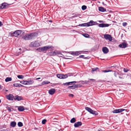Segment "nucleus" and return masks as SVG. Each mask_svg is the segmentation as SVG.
I'll return each mask as SVG.
<instances>
[{"mask_svg":"<svg viewBox=\"0 0 131 131\" xmlns=\"http://www.w3.org/2000/svg\"><path fill=\"white\" fill-rule=\"evenodd\" d=\"M6 98L9 100L13 101L14 99L13 95L12 94H9L6 96Z\"/></svg>","mask_w":131,"mask_h":131,"instance_id":"12","label":"nucleus"},{"mask_svg":"<svg viewBox=\"0 0 131 131\" xmlns=\"http://www.w3.org/2000/svg\"><path fill=\"white\" fill-rule=\"evenodd\" d=\"M84 37L86 38H89V35L88 34H85L84 35Z\"/></svg>","mask_w":131,"mask_h":131,"instance_id":"38","label":"nucleus"},{"mask_svg":"<svg viewBox=\"0 0 131 131\" xmlns=\"http://www.w3.org/2000/svg\"><path fill=\"white\" fill-rule=\"evenodd\" d=\"M98 69L99 68H92V72L93 73L94 72L96 71L97 70H98Z\"/></svg>","mask_w":131,"mask_h":131,"instance_id":"31","label":"nucleus"},{"mask_svg":"<svg viewBox=\"0 0 131 131\" xmlns=\"http://www.w3.org/2000/svg\"><path fill=\"white\" fill-rule=\"evenodd\" d=\"M19 84L17 83H15L13 84L14 86L16 87H18Z\"/></svg>","mask_w":131,"mask_h":131,"instance_id":"36","label":"nucleus"},{"mask_svg":"<svg viewBox=\"0 0 131 131\" xmlns=\"http://www.w3.org/2000/svg\"><path fill=\"white\" fill-rule=\"evenodd\" d=\"M26 81H20V83L22 84L26 85Z\"/></svg>","mask_w":131,"mask_h":131,"instance_id":"34","label":"nucleus"},{"mask_svg":"<svg viewBox=\"0 0 131 131\" xmlns=\"http://www.w3.org/2000/svg\"><path fill=\"white\" fill-rule=\"evenodd\" d=\"M46 122V119H43V120L42 122V124H45Z\"/></svg>","mask_w":131,"mask_h":131,"instance_id":"39","label":"nucleus"},{"mask_svg":"<svg viewBox=\"0 0 131 131\" xmlns=\"http://www.w3.org/2000/svg\"><path fill=\"white\" fill-rule=\"evenodd\" d=\"M40 79H41V78H36V80H38Z\"/></svg>","mask_w":131,"mask_h":131,"instance_id":"51","label":"nucleus"},{"mask_svg":"<svg viewBox=\"0 0 131 131\" xmlns=\"http://www.w3.org/2000/svg\"><path fill=\"white\" fill-rule=\"evenodd\" d=\"M128 44L124 42H122L118 45V47L120 48H125L127 47Z\"/></svg>","mask_w":131,"mask_h":131,"instance_id":"9","label":"nucleus"},{"mask_svg":"<svg viewBox=\"0 0 131 131\" xmlns=\"http://www.w3.org/2000/svg\"><path fill=\"white\" fill-rule=\"evenodd\" d=\"M127 25V23L126 22H124L123 24V25L124 26H126Z\"/></svg>","mask_w":131,"mask_h":131,"instance_id":"40","label":"nucleus"},{"mask_svg":"<svg viewBox=\"0 0 131 131\" xmlns=\"http://www.w3.org/2000/svg\"><path fill=\"white\" fill-rule=\"evenodd\" d=\"M95 80L93 79H89V81H95Z\"/></svg>","mask_w":131,"mask_h":131,"instance_id":"48","label":"nucleus"},{"mask_svg":"<svg viewBox=\"0 0 131 131\" xmlns=\"http://www.w3.org/2000/svg\"><path fill=\"white\" fill-rule=\"evenodd\" d=\"M1 100H0V103H1Z\"/></svg>","mask_w":131,"mask_h":131,"instance_id":"55","label":"nucleus"},{"mask_svg":"<svg viewBox=\"0 0 131 131\" xmlns=\"http://www.w3.org/2000/svg\"><path fill=\"white\" fill-rule=\"evenodd\" d=\"M85 108L86 110L92 114L95 115L98 114V113L97 112L91 109L88 107H85Z\"/></svg>","mask_w":131,"mask_h":131,"instance_id":"7","label":"nucleus"},{"mask_svg":"<svg viewBox=\"0 0 131 131\" xmlns=\"http://www.w3.org/2000/svg\"><path fill=\"white\" fill-rule=\"evenodd\" d=\"M104 37L106 40H108L110 41H111L112 40V37L109 34H106L104 35Z\"/></svg>","mask_w":131,"mask_h":131,"instance_id":"8","label":"nucleus"},{"mask_svg":"<svg viewBox=\"0 0 131 131\" xmlns=\"http://www.w3.org/2000/svg\"><path fill=\"white\" fill-rule=\"evenodd\" d=\"M69 96L71 97H73L74 96V95L72 94H70L69 95Z\"/></svg>","mask_w":131,"mask_h":131,"instance_id":"45","label":"nucleus"},{"mask_svg":"<svg viewBox=\"0 0 131 131\" xmlns=\"http://www.w3.org/2000/svg\"><path fill=\"white\" fill-rule=\"evenodd\" d=\"M128 70H127L126 69H125L124 68V72H128Z\"/></svg>","mask_w":131,"mask_h":131,"instance_id":"47","label":"nucleus"},{"mask_svg":"<svg viewBox=\"0 0 131 131\" xmlns=\"http://www.w3.org/2000/svg\"><path fill=\"white\" fill-rule=\"evenodd\" d=\"M99 10L102 12H104L106 11V9L102 7H100L99 8Z\"/></svg>","mask_w":131,"mask_h":131,"instance_id":"22","label":"nucleus"},{"mask_svg":"<svg viewBox=\"0 0 131 131\" xmlns=\"http://www.w3.org/2000/svg\"><path fill=\"white\" fill-rule=\"evenodd\" d=\"M16 125V123L14 121L10 123V126L13 127H15Z\"/></svg>","mask_w":131,"mask_h":131,"instance_id":"20","label":"nucleus"},{"mask_svg":"<svg viewBox=\"0 0 131 131\" xmlns=\"http://www.w3.org/2000/svg\"><path fill=\"white\" fill-rule=\"evenodd\" d=\"M7 109L9 112H10L11 111V109L9 107H8L7 108Z\"/></svg>","mask_w":131,"mask_h":131,"instance_id":"43","label":"nucleus"},{"mask_svg":"<svg viewBox=\"0 0 131 131\" xmlns=\"http://www.w3.org/2000/svg\"><path fill=\"white\" fill-rule=\"evenodd\" d=\"M86 6L85 5H83L82 7V9L83 10H84L86 9Z\"/></svg>","mask_w":131,"mask_h":131,"instance_id":"37","label":"nucleus"},{"mask_svg":"<svg viewBox=\"0 0 131 131\" xmlns=\"http://www.w3.org/2000/svg\"><path fill=\"white\" fill-rule=\"evenodd\" d=\"M14 99L15 100H17L18 101H19L20 100H23V99L22 97L17 95L16 96L14 97Z\"/></svg>","mask_w":131,"mask_h":131,"instance_id":"14","label":"nucleus"},{"mask_svg":"<svg viewBox=\"0 0 131 131\" xmlns=\"http://www.w3.org/2000/svg\"><path fill=\"white\" fill-rule=\"evenodd\" d=\"M119 78L121 79H123V78L122 77H119Z\"/></svg>","mask_w":131,"mask_h":131,"instance_id":"53","label":"nucleus"},{"mask_svg":"<svg viewBox=\"0 0 131 131\" xmlns=\"http://www.w3.org/2000/svg\"><path fill=\"white\" fill-rule=\"evenodd\" d=\"M18 110L20 111H23L25 110L24 107L23 106H18Z\"/></svg>","mask_w":131,"mask_h":131,"instance_id":"19","label":"nucleus"},{"mask_svg":"<svg viewBox=\"0 0 131 131\" xmlns=\"http://www.w3.org/2000/svg\"><path fill=\"white\" fill-rule=\"evenodd\" d=\"M18 125L19 127H21L23 126V124L22 123L19 122L18 123Z\"/></svg>","mask_w":131,"mask_h":131,"instance_id":"29","label":"nucleus"},{"mask_svg":"<svg viewBox=\"0 0 131 131\" xmlns=\"http://www.w3.org/2000/svg\"><path fill=\"white\" fill-rule=\"evenodd\" d=\"M56 55L57 54H61V55H63L62 54H61V53L60 51H56Z\"/></svg>","mask_w":131,"mask_h":131,"instance_id":"33","label":"nucleus"},{"mask_svg":"<svg viewBox=\"0 0 131 131\" xmlns=\"http://www.w3.org/2000/svg\"><path fill=\"white\" fill-rule=\"evenodd\" d=\"M49 54L51 56H55L56 55V51L52 52L49 53Z\"/></svg>","mask_w":131,"mask_h":131,"instance_id":"24","label":"nucleus"},{"mask_svg":"<svg viewBox=\"0 0 131 131\" xmlns=\"http://www.w3.org/2000/svg\"><path fill=\"white\" fill-rule=\"evenodd\" d=\"M1 131H5H5H3V130H1Z\"/></svg>","mask_w":131,"mask_h":131,"instance_id":"57","label":"nucleus"},{"mask_svg":"<svg viewBox=\"0 0 131 131\" xmlns=\"http://www.w3.org/2000/svg\"><path fill=\"white\" fill-rule=\"evenodd\" d=\"M85 108L86 110L92 114L95 115L98 114V113L97 112L91 109L88 107H85Z\"/></svg>","mask_w":131,"mask_h":131,"instance_id":"6","label":"nucleus"},{"mask_svg":"<svg viewBox=\"0 0 131 131\" xmlns=\"http://www.w3.org/2000/svg\"><path fill=\"white\" fill-rule=\"evenodd\" d=\"M82 51H76L70 52L71 54L73 55L78 56L81 54Z\"/></svg>","mask_w":131,"mask_h":131,"instance_id":"10","label":"nucleus"},{"mask_svg":"<svg viewBox=\"0 0 131 131\" xmlns=\"http://www.w3.org/2000/svg\"><path fill=\"white\" fill-rule=\"evenodd\" d=\"M34 83L33 80L26 81V85H30Z\"/></svg>","mask_w":131,"mask_h":131,"instance_id":"18","label":"nucleus"},{"mask_svg":"<svg viewBox=\"0 0 131 131\" xmlns=\"http://www.w3.org/2000/svg\"><path fill=\"white\" fill-rule=\"evenodd\" d=\"M82 125V123L81 122H78L75 123H74V126L75 127H78Z\"/></svg>","mask_w":131,"mask_h":131,"instance_id":"15","label":"nucleus"},{"mask_svg":"<svg viewBox=\"0 0 131 131\" xmlns=\"http://www.w3.org/2000/svg\"><path fill=\"white\" fill-rule=\"evenodd\" d=\"M56 91V90L54 89H52L49 90L48 92L50 95H53L54 94Z\"/></svg>","mask_w":131,"mask_h":131,"instance_id":"16","label":"nucleus"},{"mask_svg":"<svg viewBox=\"0 0 131 131\" xmlns=\"http://www.w3.org/2000/svg\"><path fill=\"white\" fill-rule=\"evenodd\" d=\"M21 50V48H19V50Z\"/></svg>","mask_w":131,"mask_h":131,"instance_id":"54","label":"nucleus"},{"mask_svg":"<svg viewBox=\"0 0 131 131\" xmlns=\"http://www.w3.org/2000/svg\"><path fill=\"white\" fill-rule=\"evenodd\" d=\"M3 6L2 5V4L0 6V10L3 9Z\"/></svg>","mask_w":131,"mask_h":131,"instance_id":"42","label":"nucleus"},{"mask_svg":"<svg viewBox=\"0 0 131 131\" xmlns=\"http://www.w3.org/2000/svg\"><path fill=\"white\" fill-rule=\"evenodd\" d=\"M37 32H34L27 34L22 37V38L26 40H29L35 39L38 36Z\"/></svg>","mask_w":131,"mask_h":131,"instance_id":"2","label":"nucleus"},{"mask_svg":"<svg viewBox=\"0 0 131 131\" xmlns=\"http://www.w3.org/2000/svg\"><path fill=\"white\" fill-rule=\"evenodd\" d=\"M76 121V120L75 118H72L70 120V122L72 123H74Z\"/></svg>","mask_w":131,"mask_h":131,"instance_id":"30","label":"nucleus"},{"mask_svg":"<svg viewBox=\"0 0 131 131\" xmlns=\"http://www.w3.org/2000/svg\"><path fill=\"white\" fill-rule=\"evenodd\" d=\"M129 42L131 43V41Z\"/></svg>","mask_w":131,"mask_h":131,"instance_id":"56","label":"nucleus"},{"mask_svg":"<svg viewBox=\"0 0 131 131\" xmlns=\"http://www.w3.org/2000/svg\"><path fill=\"white\" fill-rule=\"evenodd\" d=\"M99 22L100 23H103V21H102L100 20L99 21Z\"/></svg>","mask_w":131,"mask_h":131,"instance_id":"52","label":"nucleus"},{"mask_svg":"<svg viewBox=\"0 0 131 131\" xmlns=\"http://www.w3.org/2000/svg\"><path fill=\"white\" fill-rule=\"evenodd\" d=\"M118 74V73L115 72L114 73V75L115 77H117V75Z\"/></svg>","mask_w":131,"mask_h":131,"instance_id":"41","label":"nucleus"},{"mask_svg":"<svg viewBox=\"0 0 131 131\" xmlns=\"http://www.w3.org/2000/svg\"><path fill=\"white\" fill-rule=\"evenodd\" d=\"M76 82L75 81H72L71 82H66L64 84V85H71L73 83H76Z\"/></svg>","mask_w":131,"mask_h":131,"instance_id":"23","label":"nucleus"},{"mask_svg":"<svg viewBox=\"0 0 131 131\" xmlns=\"http://www.w3.org/2000/svg\"><path fill=\"white\" fill-rule=\"evenodd\" d=\"M43 51H46L50 48L51 49H54V47L50 46H46L43 47Z\"/></svg>","mask_w":131,"mask_h":131,"instance_id":"13","label":"nucleus"},{"mask_svg":"<svg viewBox=\"0 0 131 131\" xmlns=\"http://www.w3.org/2000/svg\"><path fill=\"white\" fill-rule=\"evenodd\" d=\"M5 131H6V130H5Z\"/></svg>","mask_w":131,"mask_h":131,"instance_id":"59","label":"nucleus"},{"mask_svg":"<svg viewBox=\"0 0 131 131\" xmlns=\"http://www.w3.org/2000/svg\"><path fill=\"white\" fill-rule=\"evenodd\" d=\"M17 77L19 79H23L24 78V76L22 75H19L17 76Z\"/></svg>","mask_w":131,"mask_h":131,"instance_id":"32","label":"nucleus"},{"mask_svg":"<svg viewBox=\"0 0 131 131\" xmlns=\"http://www.w3.org/2000/svg\"><path fill=\"white\" fill-rule=\"evenodd\" d=\"M2 4V5L3 6V9L6 8L7 6L9 5L8 4L5 3H3Z\"/></svg>","mask_w":131,"mask_h":131,"instance_id":"27","label":"nucleus"},{"mask_svg":"<svg viewBox=\"0 0 131 131\" xmlns=\"http://www.w3.org/2000/svg\"><path fill=\"white\" fill-rule=\"evenodd\" d=\"M50 83V82L47 81H43L42 83V85H44L45 84H48Z\"/></svg>","mask_w":131,"mask_h":131,"instance_id":"25","label":"nucleus"},{"mask_svg":"<svg viewBox=\"0 0 131 131\" xmlns=\"http://www.w3.org/2000/svg\"><path fill=\"white\" fill-rule=\"evenodd\" d=\"M24 86L23 85L21 84H19L18 87H24Z\"/></svg>","mask_w":131,"mask_h":131,"instance_id":"49","label":"nucleus"},{"mask_svg":"<svg viewBox=\"0 0 131 131\" xmlns=\"http://www.w3.org/2000/svg\"><path fill=\"white\" fill-rule=\"evenodd\" d=\"M22 31L20 30H18L15 31L13 32H10L9 33L12 36L16 37H18L20 36Z\"/></svg>","mask_w":131,"mask_h":131,"instance_id":"5","label":"nucleus"},{"mask_svg":"<svg viewBox=\"0 0 131 131\" xmlns=\"http://www.w3.org/2000/svg\"><path fill=\"white\" fill-rule=\"evenodd\" d=\"M12 80V78H11L8 77L6 78L5 79V81L6 82H8L11 81Z\"/></svg>","mask_w":131,"mask_h":131,"instance_id":"26","label":"nucleus"},{"mask_svg":"<svg viewBox=\"0 0 131 131\" xmlns=\"http://www.w3.org/2000/svg\"><path fill=\"white\" fill-rule=\"evenodd\" d=\"M98 24V26L100 27H107L109 26V25L107 24H98L96 22H94L92 20H90V22L81 24H79L78 26H79L88 27L93 25Z\"/></svg>","mask_w":131,"mask_h":131,"instance_id":"1","label":"nucleus"},{"mask_svg":"<svg viewBox=\"0 0 131 131\" xmlns=\"http://www.w3.org/2000/svg\"><path fill=\"white\" fill-rule=\"evenodd\" d=\"M102 51L104 53L106 54L108 52L109 50L107 47H105L103 48Z\"/></svg>","mask_w":131,"mask_h":131,"instance_id":"17","label":"nucleus"},{"mask_svg":"<svg viewBox=\"0 0 131 131\" xmlns=\"http://www.w3.org/2000/svg\"><path fill=\"white\" fill-rule=\"evenodd\" d=\"M72 73H69L67 74L64 75L62 74H58L57 75V77L60 79H64L68 78V77L72 76Z\"/></svg>","mask_w":131,"mask_h":131,"instance_id":"4","label":"nucleus"},{"mask_svg":"<svg viewBox=\"0 0 131 131\" xmlns=\"http://www.w3.org/2000/svg\"><path fill=\"white\" fill-rule=\"evenodd\" d=\"M84 56L83 55H81L79 56V57L80 58H84Z\"/></svg>","mask_w":131,"mask_h":131,"instance_id":"46","label":"nucleus"},{"mask_svg":"<svg viewBox=\"0 0 131 131\" xmlns=\"http://www.w3.org/2000/svg\"><path fill=\"white\" fill-rule=\"evenodd\" d=\"M81 82L82 83H83V82H89V80L88 81H87L86 80H85L84 81H81Z\"/></svg>","mask_w":131,"mask_h":131,"instance_id":"44","label":"nucleus"},{"mask_svg":"<svg viewBox=\"0 0 131 131\" xmlns=\"http://www.w3.org/2000/svg\"><path fill=\"white\" fill-rule=\"evenodd\" d=\"M37 50H38L39 51H43V47H40L37 49Z\"/></svg>","mask_w":131,"mask_h":131,"instance_id":"28","label":"nucleus"},{"mask_svg":"<svg viewBox=\"0 0 131 131\" xmlns=\"http://www.w3.org/2000/svg\"><path fill=\"white\" fill-rule=\"evenodd\" d=\"M112 71V70H104L102 71V72H105V73L108 72H111V71Z\"/></svg>","mask_w":131,"mask_h":131,"instance_id":"35","label":"nucleus"},{"mask_svg":"<svg viewBox=\"0 0 131 131\" xmlns=\"http://www.w3.org/2000/svg\"><path fill=\"white\" fill-rule=\"evenodd\" d=\"M42 80H40V81H42Z\"/></svg>","mask_w":131,"mask_h":131,"instance_id":"58","label":"nucleus"},{"mask_svg":"<svg viewBox=\"0 0 131 131\" xmlns=\"http://www.w3.org/2000/svg\"><path fill=\"white\" fill-rule=\"evenodd\" d=\"M2 25V22L0 21V26Z\"/></svg>","mask_w":131,"mask_h":131,"instance_id":"50","label":"nucleus"},{"mask_svg":"<svg viewBox=\"0 0 131 131\" xmlns=\"http://www.w3.org/2000/svg\"><path fill=\"white\" fill-rule=\"evenodd\" d=\"M78 85L77 84H75L73 85L69 86L68 87V88H70L72 89H75L76 88H77Z\"/></svg>","mask_w":131,"mask_h":131,"instance_id":"21","label":"nucleus"},{"mask_svg":"<svg viewBox=\"0 0 131 131\" xmlns=\"http://www.w3.org/2000/svg\"><path fill=\"white\" fill-rule=\"evenodd\" d=\"M125 110V109H116L113 111V113H119Z\"/></svg>","mask_w":131,"mask_h":131,"instance_id":"11","label":"nucleus"},{"mask_svg":"<svg viewBox=\"0 0 131 131\" xmlns=\"http://www.w3.org/2000/svg\"><path fill=\"white\" fill-rule=\"evenodd\" d=\"M41 42L38 40H35L32 42L29 45L31 47H37L40 46Z\"/></svg>","mask_w":131,"mask_h":131,"instance_id":"3","label":"nucleus"}]
</instances>
